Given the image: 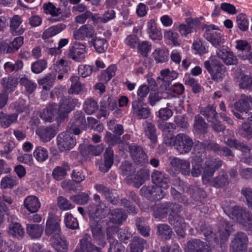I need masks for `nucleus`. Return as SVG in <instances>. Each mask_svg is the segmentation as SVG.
Returning <instances> with one entry per match:
<instances>
[{
  "instance_id": "obj_63",
  "label": "nucleus",
  "mask_w": 252,
  "mask_h": 252,
  "mask_svg": "<svg viewBox=\"0 0 252 252\" xmlns=\"http://www.w3.org/2000/svg\"><path fill=\"white\" fill-rule=\"evenodd\" d=\"M160 74L162 77V80L168 84L172 80L175 79L178 75V73L175 71H170L169 69L162 70Z\"/></svg>"
},
{
  "instance_id": "obj_39",
  "label": "nucleus",
  "mask_w": 252,
  "mask_h": 252,
  "mask_svg": "<svg viewBox=\"0 0 252 252\" xmlns=\"http://www.w3.org/2000/svg\"><path fill=\"white\" fill-rule=\"evenodd\" d=\"M135 226L139 233L142 236L144 237H148L150 236V227L145 224V220L143 218H136Z\"/></svg>"
},
{
  "instance_id": "obj_20",
  "label": "nucleus",
  "mask_w": 252,
  "mask_h": 252,
  "mask_svg": "<svg viewBox=\"0 0 252 252\" xmlns=\"http://www.w3.org/2000/svg\"><path fill=\"white\" fill-rule=\"evenodd\" d=\"M59 109V105L55 103H50L40 113V117L45 122H52L54 117L58 115Z\"/></svg>"
},
{
  "instance_id": "obj_42",
  "label": "nucleus",
  "mask_w": 252,
  "mask_h": 252,
  "mask_svg": "<svg viewBox=\"0 0 252 252\" xmlns=\"http://www.w3.org/2000/svg\"><path fill=\"white\" fill-rule=\"evenodd\" d=\"M70 81L71 82L70 88L68 90V93L70 94H78L83 90L82 84L80 81L78 76H73L70 77Z\"/></svg>"
},
{
  "instance_id": "obj_45",
  "label": "nucleus",
  "mask_w": 252,
  "mask_h": 252,
  "mask_svg": "<svg viewBox=\"0 0 252 252\" xmlns=\"http://www.w3.org/2000/svg\"><path fill=\"white\" fill-rule=\"evenodd\" d=\"M148 33L150 37L153 40H160L162 38V35L160 31L156 28L154 21L151 20L148 23Z\"/></svg>"
},
{
  "instance_id": "obj_1",
  "label": "nucleus",
  "mask_w": 252,
  "mask_h": 252,
  "mask_svg": "<svg viewBox=\"0 0 252 252\" xmlns=\"http://www.w3.org/2000/svg\"><path fill=\"white\" fill-rule=\"evenodd\" d=\"M94 203L90 204L87 208L91 220L90 227L93 237L97 244L102 247L106 244L105 235L102 229V219L107 215V207L102 201L100 196L94 194L93 196Z\"/></svg>"
},
{
  "instance_id": "obj_64",
  "label": "nucleus",
  "mask_w": 252,
  "mask_h": 252,
  "mask_svg": "<svg viewBox=\"0 0 252 252\" xmlns=\"http://www.w3.org/2000/svg\"><path fill=\"white\" fill-rule=\"evenodd\" d=\"M237 24L238 28L242 31L248 30L249 22L247 16L245 14H239L237 16Z\"/></svg>"
},
{
  "instance_id": "obj_16",
  "label": "nucleus",
  "mask_w": 252,
  "mask_h": 252,
  "mask_svg": "<svg viewBox=\"0 0 252 252\" xmlns=\"http://www.w3.org/2000/svg\"><path fill=\"white\" fill-rule=\"evenodd\" d=\"M186 252H213L211 247L206 242L199 239L189 241L186 245Z\"/></svg>"
},
{
  "instance_id": "obj_3",
  "label": "nucleus",
  "mask_w": 252,
  "mask_h": 252,
  "mask_svg": "<svg viewBox=\"0 0 252 252\" xmlns=\"http://www.w3.org/2000/svg\"><path fill=\"white\" fill-rule=\"evenodd\" d=\"M220 225L221 228L218 230V232L214 233L211 227L206 224L202 225L201 230L203 233L206 240L211 241L212 239L215 242H218V236L219 235L220 239L222 241L227 240L231 232L232 225L227 220H221L220 221Z\"/></svg>"
},
{
  "instance_id": "obj_24",
  "label": "nucleus",
  "mask_w": 252,
  "mask_h": 252,
  "mask_svg": "<svg viewBox=\"0 0 252 252\" xmlns=\"http://www.w3.org/2000/svg\"><path fill=\"white\" fill-rule=\"evenodd\" d=\"M204 37L216 48L221 47V45L224 43L225 40V36L220 31L205 33Z\"/></svg>"
},
{
  "instance_id": "obj_44",
  "label": "nucleus",
  "mask_w": 252,
  "mask_h": 252,
  "mask_svg": "<svg viewBox=\"0 0 252 252\" xmlns=\"http://www.w3.org/2000/svg\"><path fill=\"white\" fill-rule=\"evenodd\" d=\"M98 109L97 102L92 98L86 99L83 104V109L88 115H91L95 112Z\"/></svg>"
},
{
  "instance_id": "obj_8",
  "label": "nucleus",
  "mask_w": 252,
  "mask_h": 252,
  "mask_svg": "<svg viewBox=\"0 0 252 252\" xmlns=\"http://www.w3.org/2000/svg\"><path fill=\"white\" fill-rule=\"evenodd\" d=\"M128 151L132 160L137 165L143 166L148 162V156L141 146L131 144L128 146Z\"/></svg>"
},
{
  "instance_id": "obj_13",
  "label": "nucleus",
  "mask_w": 252,
  "mask_h": 252,
  "mask_svg": "<svg viewBox=\"0 0 252 252\" xmlns=\"http://www.w3.org/2000/svg\"><path fill=\"white\" fill-rule=\"evenodd\" d=\"M168 221L170 224L174 227L177 235L183 237L187 227V223L185 222L184 219L179 214H177L173 216L169 215Z\"/></svg>"
},
{
  "instance_id": "obj_38",
  "label": "nucleus",
  "mask_w": 252,
  "mask_h": 252,
  "mask_svg": "<svg viewBox=\"0 0 252 252\" xmlns=\"http://www.w3.org/2000/svg\"><path fill=\"white\" fill-rule=\"evenodd\" d=\"M66 28L65 25L60 24L55 26H51L46 29L42 35L43 39H46L52 37L59 33Z\"/></svg>"
},
{
  "instance_id": "obj_57",
  "label": "nucleus",
  "mask_w": 252,
  "mask_h": 252,
  "mask_svg": "<svg viewBox=\"0 0 252 252\" xmlns=\"http://www.w3.org/2000/svg\"><path fill=\"white\" fill-rule=\"evenodd\" d=\"M8 232L9 234L16 237H22L24 234V229L22 225L17 222L12 223L9 225Z\"/></svg>"
},
{
  "instance_id": "obj_50",
  "label": "nucleus",
  "mask_w": 252,
  "mask_h": 252,
  "mask_svg": "<svg viewBox=\"0 0 252 252\" xmlns=\"http://www.w3.org/2000/svg\"><path fill=\"white\" fill-rule=\"evenodd\" d=\"M202 158L196 156L192 162V169L190 171L191 175L194 177H198L202 170Z\"/></svg>"
},
{
  "instance_id": "obj_61",
  "label": "nucleus",
  "mask_w": 252,
  "mask_h": 252,
  "mask_svg": "<svg viewBox=\"0 0 252 252\" xmlns=\"http://www.w3.org/2000/svg\"><path fill=\"white\" fill-rule=\"evenodd\" d=\"M65 226L69 229H76L79 227V224L76 218L69 213H66L64 219Z\"/></svg>"
},
{
  "instance_id": "obj_12",
  "label": "nucleus",
  "mask_w": 252,
  "mask_h": 252,
  "mask_svg": "<svg viewBox=\"0 0 252 252\" xmlns=\"http://www.w3.org/2000/svg\"><path fill=\"white\" fill-rule=\"evenodd\" d=\"M248 238L243 232H239L235 235L232 241L231 248L234 252H244L247 247Z\"/></svg>"
},
{
  "instance_id": "obj_36",
  "label": "nucleus",
  "mask_w": 252,
  "mask_h": 252,
  "mask_svg": "<svg viewBox=\"0 0 252 252\" xmlns=\"http://www.w3.org/2000/svg\"><path fill=\"white\" fill-rule=\"evenodd\" d=\"M22 22V18L19 15H14L10 20V27L12 33L14 35L22 34L25 29L22 27L19 28Z\"/></svg>"
},
{
  "instance_id": "obj_28",
  "label": "nucleus",
  "mask_w": 252,
  "mask_h": 252,
  "mask_svg": "<svg viewBox=\"0 0 252 252\" xmlns=\"http://www.w3.org/2000/svg\"><path fill=\"white\" fill-rule=\"evenodd\" d=\"M114 162V153L111 149H107L104 154V162L98 164L99 170L103 173L107 172Z\"/></svg>"
},
{
  "instance_id": "obj_43",
  "label": "nucleus",
  "mask_w": 252,
  "mask_h": 252,
  "mask_svg": "<svg viewBox=\"0 0 252 252\" xmlns=\"http://www.w3.org/2000/svg\"><path fill=\"white\" fill-rule=\"evenodd\" d=\"M18 114L16 113L7 114L1 113L0 115V122L1 125L3 127H8L12 124L16 122Z\"/></svg>"
},
{
  "instance_id": "obj_30",
  "label": "nucleus",
  "mask_w": 252,
  "mask_h": 252,
  "mask_svg": "<svg viewBox=\"0 0 252 252\" xmlns=\"http://www.w3.org/2000/svg\"><path fill=\"white\" fill-rule=\"evenodd\" d=\"M27 233L32 239H38L43 234L44 226L41 224L28 223L26 225Z\"/></svg>"
},
{
  "instance_id": "obj_27",
  "label": "nucleus",
  "mask_w": 252,
  "mask_h": 252,
  "mask_svg": "<svg viewBox=\"0 0 252 252\" xmlns=\"http://www.w3.org/2000/svg\"><path fill=\"white\" fill-rule=\"evenodd\" d=\"M130 252H142L149 247L147 241L140 236H134L129 244Z\"/></svg>"
},
{
  "instance_id": "obj_58",
  "label": "nucleus",
  "mask_w": 252,
  "mask_h": 252,
  "mask_svg": "<svg viewBox=\"0 0 252 252\" xmlns=\"http://www.w3.org/2000/svg\"><path fill=\"white\" fill-rule=\"evenodd\" d=\"M167 189L168 188H164L162 187L156 185L153 186L152 200H159L163 198L165 195V190Z\"/></svg>"
},
{
  "instance_id": "obj_56",
  "label": "nucleus",
  "mask_w": 252,
  "mask_h": 252,
  "mask_svg": "<svg viewBox=\"0 0 252 252\" xmlns=\"http://www.w3.org/2000/svg\"><path fill=\"white\" fill-rule=\"evenodd\" d=\"M19 83L25 88L26 92L29 94H32L36 88V84L27 77L21 78Z\"/></svg>"
},
{
  "instance_id": "obj_18",
  "label": "nucleus",
  "mask_w": 252,
  "mask_h": 252,
  "mask_svg": "<svg viewBox=\"0 0 252 252\" xmlns=\"http://www.w3.org/2000/svg\"><path fill=\"white\" fill-rule=\"evenodd\" d=\"M218 57L226 65H236L238 60L232 52L226 46H222L217 51Z\"/></svg>"
},
{
  "instance_id": "obj_14",
  "label": "nucleus",
  "mask_w": 252,
  "mask_h": 252,
  "mask_svg": "<svg viewBox=\"0 0 252 252\" xmlns=\"http://www.w3.org/2000/svg\"><path fill=\"white\" fill-rule=\"evenodd\" d=\"M170 164L176 171L184 175H190V164L188 160L174 157L170 159Z\"/></svg>"
},
{
  "instance_id": "obj_53",
  "label": "nucleus",
  "mask_w": 252,
  "mask_h": 252,
  "mask_svg": "<svg viewBox=\"0 0 252 252\" xmlns=\"http://www.w3.org/2000/svg\"><path fill=\"white\" fill-rule=\"evenodd\" d=\"M250 123L244 122L239 129L240 134L250 139L252 138V121Z\"/></svg>"
},
{
  "instance_id": "obj_60",
  "label": "nucleus",
  "mask_w": 252,
  "mask_h": 252,
  "mask_svg": "<svg viewBox=\"0 0 252 252\" xmlns=\"http://www.w3.org/2000/svg\"><path fill=\"white\" fill-rule=\"evenodd\" d=\"M120 168L123 175L127 177L131 176L135 171L134 167L128 161L122 162Z\"/></svg>"
},
{
  "instance_id": "obj_35",
  "label": "nucleus",
  "mask_w": 252,
  "mask_h": 252,
  "mask_svg": "<svg viewBox=\"0 0 252 252\" xmlns=\"http://www.w3.org/2000/svg\"><path fill=\"white\" fill-rule=\"evenodd\" d=\"M102 252L100 248L83 239L80 240L74 252Z\"/></svg>"
},
{
  "instance_id": "obj_21",
  "label": "nucleus",
  "mask_w": 252,
  "mask_h": 252,
  "mask_svg": "<svg viewBox=\"0 0 252 252\" xmlns=\"http://www.w3.org/2000/svg\"><path fill=\"white\" fill-rule=\"evenodd\" d=\"M117 101L114 98L110 96L104 97L100 102V112L101 116L107 117L109 114V110L114 111L117 108Z\"/></svg>"
},
{
  "instance_id": "obj_33",
  "label": "nucleus",
  "mask_w": 252,
  "mask_h": 252,
  "mask_svg": "<svg viewBox=\"0 0 252 252\" xmlns=\"http://www.w3.org/2000/svg\"><path fill=\"white\" fill-rule=\"evenodd\" d=\"M193 127L195 131L199 133L205 134L208 132L209 125L200 115L195 116Z\"/></svg>"
},
{
  "instance_id": "obj_15",
  "label": "nucleus",
  "mask_w": 252,
  "mask_h": 252,
  "mask_svg": "<svg viewBox=\"0 0 252 252\" xmlns=\"http://www.w3.org/2000/svg\"><path fill=\"white\" fill-rule=\"evenodd\" d=\"M24 43L23 36H18L9 43L2 42L0 44V54L14 53L17 52Z\"/></svg>"
},
{
  "instance_id": "obj_46",
  "label": "nucleus",
  "mask_w": 252,
  "mask_h": 252,
  "mask_svg": "<svg viewBox=\"0 0 252 252\" xmlns=\"http://www.w3.org/2000/svg\"><path fill=\"white\" fill-rule=\"evenodd\" d=\"M165 211L167 212V215L173 216L177 214H179L182 210V206L179 204L169 201L163 203Z\"/></svg>"
},
{
  "instance_id": "obj_41",
  "label": "nucleus",
  "mask_w": 252,
  "mask_h": 252,
  "mask_svg": "<svg viewBox=\"0 0 252 252\" xmlns=\"http://www.w3.org/2000/svg\"><path fill=\"white\" fill-rule=\"evenodd\" d=\"M56 79V74L52 72L47 74L45 76L38 80L39 85L42 86L45 90H48L52 87Z\"/></svg>"
},
{
  "instance_id": "obj_22",
  "label": "nucleus",
  "mask_w": 252,
  "mask_h": 252,
  "mask_svg": "<svg viewBox=\"0 0 252 252\" xmlns=\"http://www.w3.org/2000/svg\"><path fill=\"white\" fill-rule=\"evenodd\" d=\"M139 101H133L132 103V111L133 115L139 119H145L151 116V110L148 107H144Z\"/></svg>"
},
{
  "instance_id": "obj_26",
  "label": "nucleus",
  "mask_w": 252,
  "mask_h": 252,
  "mask_svg": "<svg viewBox=\"0 0 252 252\" xmlns=\"http://www.w3.org/2000/svg\"><path fill=\"white\" fill-rule=\"evenodd\" d=\"M153 182L156 186L162 187L164 188L169 187V181L168 176L164 173L158 170H154L151 175Z\"/></svg>"
},
{
  "instance_id": "obj_32",
  "label": "nucleus",
  "mask_w": 252,
  "mask_h": 252,
  "mask_svg": "<svg viewBox=\"0 0 252 252\" xmlns=\"http://www.w3.org/2000/svg\"><path fill=\"white\" fill-rule=\"evenodd\" d=\"M149 170L146 168H141L137 171L133 179V186L135 188H138L144 184L145 181L149 179Z\"/></svg>"
},
{
  "instance_id": "obj_54",
  "label": "nucleus",
  "mask_w": 252,
  "mask_h": 252,
  "mask_svg": "<svg viewBox=\"0 0 252 252\" xmlns=\"http://www.w3.org/2000/svg\"><path fill=\"white\" fill-rule=\"evenodd\" d=\"M47 67V61L45 59H40L32 64L31 70L34 73L38 74L44 71Z\"/></svg>"
},
{
  "instance_id": "obj_47",
  "label": "nucleus",
  "mask_w": 252,
  "mask_h": 252,
  "mask_svg": "<svg viewBox=\"0 0 252 252\" xmlns=\"http://www.w3.org/2000/svg\"><path fill=\"white\" fill-rule=\"evenodd\" d=\"M225 69L224 66L216 65L213 66V71L211 75L212 79L216 81H220L225 76Z\"/></svg>"
},
{
  "instance_id": "obj_31",
  "label": "nucleus",
  "mask_w": 252,
  "mask_h": 252,
  "mask_svg": "<svg viewBox=\"0 0 252 252\" xmlns=\"http://www.w3.org/2000/svg\"><path fill=\"white\" fill-rule=\"evenodd\" d=\"M144 132L148 139L152 143H155L158 140L157 129L154 124L148 121H145L142 124Z\"/></svg>"
},
{
  "instance_id": "obj_37",
  "label": "nucleus",
  "mask_w": 252,
  "mask_h": 252,
  "mask_svg": "<svg viewBox=\"0 0 252 252\" xmlns=\"http://www.w3.org/2000/svg\"><path fill=\"white\" fill-rule=\"evenodd\" d=\"M200 113L204 116L209 122H213L218 118V113L216 110V107L213 105H208L202 108Z\"/></svg>"
},
{
  "instance_id": "obj_2",
  "label": "nucleus",
  "mask_w": 252,
  "mask_h": 252,
  "mask_svg": "<svg viewBox=\"0 0 252 252\" xmlns=\"http://www.w3.org/2000/svg\"><path fill=\"white\" fill-rule=\"evenodd\" d=\"M224 212L232 220L240 223L243 229L246 231H252V213L238 206L231 208L223 207Z\"/></svg>"
},
{
  "instance_id": "obj_19",
  "label": "nucleus",
  "mask_w": 252,
  "mask_h": 252,
  "mask_svg": "<svg viewBox=\"0 0 252 252\" xmlns=\"http://www.w3.org/2000/svg\"><path fill=\"white\" fill-rule=\"evenodd\" d=\"M95 33L94 28L90 24L81 26L77 30L74 31L73 36L76 40H85V38H92Z\"/></svg>"
},
{
  "instance_id": "obj_55",
  "label": "nucleus",
  "mask_w": 252,
  "mask_h": 252,
  "mask_svg": "<svg viewBox=\"0 0 252 252\" xmlns=\"http://www.w3.org/2000/svg\"><path fill=\"white\" fill-rule=\"evenodd\" d=\"M158 234L165 239H169L172 235V230L170 226L166 224H159L157 226Z\"/></svg>"
},
{
  "instance_id": "obj_59",
  "label": "nucleus",
  "mask_w": 252,
  "mask_h": 252,
  "mask_svg": "<svg viewBox=\"0 0 252 252\" xmlns=\"http://www.w3.org/2000/svg\"><path fill=\"white\" fill-rule=\"evenodd\" d=\"M33 156L39 162H43L48 157V152L46 149L42 147H37L33 152Z\"/></svg>"
},
{
  "instance_id": "obj_11",
  "label": "nucleus",
  "mask_w": 252,
  "mask_h": 252,
  "mask_svg": "<svg viewBox=\"0 0 252 252\" xmlns=\"http://www.w3.org/2000/svg\"><path fill=\"white\" fill-rule=\"evenodd\" d=\"M86 48L84 44L79 42H74L73 46L68 50L67 57L75 62H81L85 58Z\"/></svg>"
},
{
  "instance_id": "obj_62",
  "label": "nucleus",
  "mask_w": 252,
  "mask_h": 252,
  "mask_svg": "<svg viewBox=\"0 0 252 252\" xmlns=\"http://www.w3.org/2000/svg\"><path fill=\"white\" fill-rule=\"evenodd\" d=\"M17 184L15 178L6 176L2 178L0 182V188L5 189L7 188L11 189Z\"/></svg>"
},
{
  "instance_id": "obj_48",
  "label": "nucleus",
  "mask_w": 252,
  "mask_h": 252,
  "mask_svg": "<svg viewBox=\"0 0 252 252\" xmlns=\"http://www.w3.org/2000/svg\"><path fill=\"white\" fill-rule=\"evenodd\" d=\"M72 124L81 128L86 129L87 128V123L83 112L78 111L75 112L74 116V121Z\"/></svg>"
},
{
  "instance_id": "obj_7",
  "label": "nucleus",
  "mask_w": 252,
  "mask_h": 252,
  "mask_svg": "<svg viewBox=\"0 0 252 252\" xmlns=\"http://www.w3.org/2000/svg\"><path fill=\"white\" fill-rule=\"evenodd\" d=\"M60 220L54 217H50L48 219L45 229L47 236H51V240H59L61 239Z\"/></svg>"
},
{
  "instance_id": "obj_34",
  "label": "nucleus",
  "mask_w": 252,
  "mask_h": 252,
  "mask_svg": "<svg viewBox=\"0 0 252 252\" xmlns=\"http://www.w3.org/2000/svg\"><path fill=\"white\" fill-rule=\"evenodd\" d=\"M230 182L227 172L222 170L217 177L213 179L212 185L216 188H222L228 185Z\"/></svg>"
},
{
  "instance_id": "obj_4",
  "label": "nucleus",
  "mask_w": 252,
  "mask_h": 252,
  "mask_svg": "<svg viewBox=\"0 0 252 252\" xmlns=\"http://www.w3.org/2000/svg\"><path fill=\"white\" fill-rule=\"evenodd\" d=\"M250 104L252 105V96L244 94H242L239 101L234 103L235 110L239 112L233 111L234 116L239 119H247L249 121H252V113L249 112L251 109Z\"/></svg>"
},
{
  "instance_id": "obj_6",
  "label": "nucleus",
  "mask_w": 252,
  "mask_h": 252,
  "mask_svg": "<svg viewBox=\"0 0 252 252\" xmlns=\"http://www.w3.org/2000/svg\"><path fill=\"white\" fill-rule=\"evenodd\" d=\"M79 104L80 103L76 98L61 99L59 104L58 115L56 117L57 122L61 123L64 121L68 117L69 113Z\"/></svg>"
},
{
  "instance_id": "obj_5",
  "label": "nucleus",
  "mask_w": 252,
  "mask_h": 252,
  "mask_svg": "<svg viewBox=\"0 0 252 252\" xmlns=\"http://www.w3.org/2000/svg\"><path fill=\"white\" fill-rule=\"evenodd\" d=\"M172 145L180 154L189 153L194 144L192 139L189 135L184 133H179L176 136L172 137ZM170 144L172 145L171 142Z\"/></svg>"
},
{
  "instance_id": "obj_25",
  "label": "nucleus",
  "mask_w": 252,
  "mask_h": 252,
  "mask_svg": "<svg viewBox=\"0 0 252 252\" xmlns=\"http://www.w3.org/2000/svg\"><path fill=\"white\" fill-rule=\"evenodd\" d=\"M36 134L44 142L50 141L57 134V131L52 125L49 126H41L36 130Z\"/></svg>"
},
{
  "instance_id": "obj_23",
  "label": "nucleus",
  "mask_w": 252,
  "mask_h": 252,
  "mask_svg": "<svg viewBox=\"0 0 252 252\" xmlns=\"http://www.w3.org/2000/svg\"><path fill=\"white\" fill-rule=\"evenodd\" d=\"M107 214L109 215L110 221L116 224H122L127 218L126 213L122 209H110Z\"/></svg>"
},
{
  "instance_id": "obj_52",
  "label": "nucleus",
  "mask_w": 252,
  "mask_h": 252,
  "mask_svg": "<svg viewBox=\"0 0 252 252\" xmlns=\"http://www.w3.org/2000/svg\"><path fill=\"white\" fill-rule=\"evenodd\" d=\"M93 46L96 52L103 53L107 48V41L104 38L96 37L93 40Z\"/></svg>"
},
{
  "instance_id": "obj_49",
  "label": "nucleus",
  "mask_w": 252,
  "mask_h": 252,
  "mask_svg": "<svg viewBox=\"0 0 252 252\" xmlns=\"http://www.w3.org/2000/svg\"><path fill=\"white\" fill-rule=\"evenodd\" d=\"M238 82L241 89L252 90V77L241 74L238 77Z\"/></svg>"
},
{
  "instance_id": "obj_29",
  "label": "nucleus",
  "mask_w": 252,
  "mask_h": 252,
  "mask_svg": "<svg viewBox=\"0 0 252 252\" xmlns=\"http://www.w3.org/2000/svg\"><path fill=\"white\" fill-rule=\"evenodd\" d=\"M24 205L29 212L34 213L40 208V202L36 196L29 195L25 199Z\"/></svg>"
},
{
  "instance_id": "obj_40",
  "label": "nucleus",
  "mask_w": 252,
  "mask_h": 252,
  "mask_svg": "<svg viewBox=\"0 0 252 252\" xmlns=\"http://www.w3.org/2000/svg\"><path fill=\"white\" fill-rule=\"evenodd\" d=\"M69 166L67 162H63L61 166H57L53 171V177L57 181H60L65 178L66 171L69 170Z\"/></svg>"
},
{
  "instance_id": "obj_10",
  "label": "nucleus",
  "mask_w": 252,
  "mask_h": 252,
  "mask_svg": "<svg viewBox=\"0 0 252 252\" xmlns=\"http://www.w3.org/2000/svg\"><path fill=\"white\" fill-rule=\"evenodd\" d=\"M58 149L61 152L68 151L76 144V139L67 132L60 133L57 138Z\"/></svg>"
},
{
  "instance_id": "obj_51",
  "label": "nucleus",
  "mask_w": 252,
  "mask_h": 252,
  "mask_svg": "<svg viewBox=\"0 0 252 252\" xmlns=\"http://www.w3.org/2000/svg\"><path fill=\"white\" fill-rule=\"evenodd\" d=\"M18 83L17 79L14 78H4L2 80L1 84L4 89V92L8 94V92L13 91Z\"/></svg>"
},
{
  "instance_id": "obj_9",
  "label": "nucleus",
  "mask_w": 252,
  "mask_h": 252,
  "mask_svg": "<svg viewBox=\"0 0 252 252\" xmlns=\"http://www.w3.org/2000/svg\"><path fill=\"white\" fill-rule=\"evenodd\" d=\"M43 8L46 14H49L52 16L50 19L52 22H59L65 20L70 15L69 12H63L60 8H57L51 2L45 3Z\"/></svg>"
},
{
  "instance_id": "obj_17",
  "label": "nucleus",
  "mask_w": 252,
  "mask_h": 252,
  "mask_svg": "<svg viewBox=\"0 0 252 252\" xmlns=\"http://www.w3.org/2000/svg\"><path fill=\"white\" fill-rule=\"evenodd\" d=\"M236 48L238 50V56L243 60H248L252 63V51L251 46L246 40L236 41Z\"/></svg>"
}]
</instances>
